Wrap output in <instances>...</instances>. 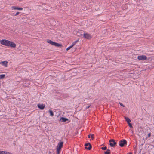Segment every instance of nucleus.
I'll use <instances>...</instances> for the list:
<instances>
[{"label":"nucleus","mask_w":154,"mask_h":154,"mask_svg":"<svg viewBox=\"0 0 154 154\" xmlns=\"http://www.w3.org/2000/svg\"><path fill=\"white\" fill-rule=\"evenodd\" d=\"M113 143H110L109 145L111 147H115V145L117 144V143L115 141V140L113 142Z\"/></svg>","instance_id":"obj_11"},{"label":"nucleus","mask_w":154,"mask_h":154,"mask_svg":"<svg viewBox=\"0 0 154 154\" xmlns=\"http://www.w3.org/2000/svg\"><path fill=\"white\" fill-rule=\"evenodd\" d=\"M2 65L4 66L5 67H7L8 66V62L7 61L2 62L1 63Z\"/></svg>","instance_id":"obj_12"},{"label":"nucleus","mask_w":154,"mask_h":154,"mask_svg":"<svg viewBox=\"0 0 154 154\" xmlns=\"http://www.w3.org/2000/svg\"><path fill=\"white\" fill-rule=\"evenodd\" d=\"M11 41L5 39H3L0 41L1 44L8 46H9V43Z\"/></svg>","instance_id":"obj_2"},{"label":"nucleus","mask_w":154,"mask_h":154,"mask_svg":"<svg viewBox=\"0 0 154 154\" xmlns=\"http://www.w3.org/2000/svg\"><path fill=\"white\" fill-rule=\"evenodd\" d=\"M9 46L12 48H15L16 46V45L12 42H11L10 43H9Z\"/></svg>","instance_id":"obj_9"},{"label":"nucleus","mask_w":154,"mask_h":154,"mask_svg":"<svg viewBox=\"0 0 154 154\" xmlns=\"http://www.w3.org/2000/svg\"><path fill=\"white\" fill-rule=\"evenodd\" d=\"M5 76V74H2L0 75V79H1L3 78H4Z\"/></svg>","instance_id":"obj_19"},{"label":"nucleus","mask_w":154,"mask_h":154,"mask_svg":"<svg viewBox=\"0 0 154 154\" xmlns=\"http://www.w3.org/2000/svg\"><path fill=\"white\" fill-rule=\"evenodd\" d=\"M63 142L61 141L59 142L57 147V154H59L61 148L63 146Z\"/></svg>","instance_id":"obj_1"},{"label":"nucleus","mask_w":154,"mask_h":154,"mask_svg":"<svg viewBox=\"0 0 154 154\" xmlns=\"http://www.w3.org/2000/svg\"><path fill=\"white\" fill-rule=\"evenodd\" d=\"M85 148L86 149L90 150L92 148V146L89 143H88L85 144Z\"/></svg>","instance_id":"obj_4"},{"label":"nucleus","mask_w":154,"mask_h":154,"mask_svg":"<svg viewBox=\"0 0 154 154\" xmlns=\"http://www.w3.org/2000/svg\"><path fill=\"white\" fill-rule=\"evenodd\" d=\"M101 149L103 150H106L107 149V147L106 146L102 147L101 148Z\"/></svg>","instance_id":"obj_21"},{"label":"nucleus","mask_w":154,"mask_h":154,"mask_svg":"<svg viewBox=\"0 0 154 154\" xmlns=\"http://www.w3.org/2000/svg\"><path fill=\"white\" fill-rule=\"evenodd\" d=\"M127 142L125 140H120L119 142V145L121 147H123L126 144Z\"/></svg>","instance_id":"obj_3"},{"label":"nucleus","mask_w":154,"mask_h":154,"mask_svg":"<svg viewBox=\"0 0 154 154\" xmlns=\"http://www.w3.org/2000/svg\"><path fill=\"white\" fill-rule=\"evenodd\" d=\"M53 45H54L55 46H56V47H61L62 46V45L61 44H59V43L55 42H54Z\"/></svg>","instance_id":"obj_13"},{"label":"nucleus","mask_w":154,"mask_h":154,"mask_svg":"<svg viewBox=\"0 0 154 154\" xmlns=\"http://www.w3.org/2000/svg\"><path fill=\"white\" fill-rule=\"evenodd\" d=\"M9 152H6V151H5L4 154H9Z\"/></svg>","instance_id":"obj_29"},{"label":"nucleus","mask_w":154,"mask_h":154,"mask_svg":"<svg viewBox=\"0 0 154 154\" xmlns=\"http://www.w3.org/2000/svg\"><path fill=\"white\" fill-rule=\"evenodd\" d=\"M84 37L87 39H90L91 38V35L88 33H84L83 34Z\"/></svg>","instance_id":"obj_5"},{"label":"nucleus","mask_w":154,"mask_h":154,"mask_svg":"<svg viewBox=\"0 0 154 154\" xmlns=\"http://www.w3.org/2000/svg\"><path fill=\"white\" fill-rule=\"evenodd\" d=\"M137 59L139 60H146L147 59V57L145 55H142L138 56Z\"/></svg>","instance_id":"obj_6"},{"label":"nucleus","mask_w":154,"mask_h":154,"mask_svg":"<svg viewBox=\"0 0 154 154\" xmlns=\"http://www.w3.org/2000/svg\"><path fill=\"white\" fill-rule=\"evenodd\" d=\"M119 104H120V105L122 106H123V107H124L125 106L124 105H123V104H122V103H119Z\"/></svg>","instance_id":"obj_27"},{"label":"nucleus","mask_w":154,"mask_h":154,"mask_svg":"<svg viewBox=\"0 0 154 154\" xmlns=\"http://www.w3.org/2000/svg\"><path fill=\"white\" fill-rule=\"evenodd\" d=\"M128 125L130 127H132V124L130 123V122L129 123H128Z\"/></svg>","instance_id":"obj_23"},{"label":"nucleus","mask_w":154,"mask_h":154,"mask_svg":"<svg viewBox=\"0 0 154 154\" xmlns=\"http://www.w3.org/2000/svg\"><path fill=\"white\" fill-rule=\"evenodd\" d=\"M114 140H113V139H111V140H109V142H110V143H112L111 142H114Z\"/></svg>","instance_id":"obj_24"},{"label":"nucleus","mask_w":154,"mask_h":154,"mask_svg":"<svg viewBox=\"0 0 154 154\" xmlns=\"http://www.w3.org/2000/svg\"><path fill=\"white\" fill-rule=\"evenodd\" d=\"M11 8L12 9H14L15 10H22L23 9V8L19 7H18L12 6L11 7Z\"/></svg>","instance_id":"obj_8"},{"label":"nucleus","mask_w":154,"mask_h":154,"mask_svg":"<svg viewBox=\"0 0 154 154\" xmlns=\"http://www.w3.org/2000/svg\"><path fill=\"white\" fill-rule=\"evenodd\" d=\"M37 106L41 110H43L45 108V105L43 104H38L37 105Z\"/></svg>","instance_id":"obj_7"},{"label":"nucleus","mask_w":154,"mask_h":154,"mask_svg":"<svg viewBox=\"0 0 154 154\" xmlns=\"http://www.w3.org/2000/svg\"><path fill=\"white\" fill-rule=\"evenodd\" d=\"M91 137L92 140H93L94 138V135L93 134H91Z\"/></svg>","instance_id":"obj_20"},{"label":"nucleus","mask_w":154,"mask_h":154,"mask_svg":"<svg viewBox=\"0 0 154 154\" xmlns=\"http://www.w3.org/2000/svg\"><path fill=\"white\" fill-rule=\"evenodd\" d=\"M151 134L150 133H149L148 134V137H149L151 136Z\"/></svg>","instance_id":"obj_28"},{"label":"nucleus","mask_w":154,"mask_h":154,"mask_svg":"<svg viewBox=\"0 0 154 154\" xmlns=\"http://www.w3.org/2000/svg\"><path fill=\"white\" fill-rule=\"evenodd\" d=\"M47 42L48 43H49L51 45H54V43L55 42H54L48 39L47 40Z\"/></svg>","instance_id":"obj_14"},{"label":"nucleus","mask_w":154,"mask_h":154,"mask_svg":"<svg viewBox=\"0 0 154 154\" xmlns=\"http://www.w3.org/2000/svg\"><path fill=\"white\" fill-rule=\"evenodd\" d=\"M111 151L110 149H107L106 151L104 152V154H110Z\"/></svg>","instance_id":"obj_16"},{"label":"nucleus","mask_w":154,"mask_h":154,"mask_svg":"<svg viewBox=\"0 0 154 154\" xmlns=\"http://www.w3.org/2000/svg\"><path fill=\"white\" fill-rule=\"evenodd\" d=\"M91 106V105H89L88 106L86 107V109H87L89 108Z\"/></svg>","instance_id":"obj_30"},{"label":"nucleus","mask_w":154,"mask_h":154,"mask_svg":"<svg viewBox=\"0 0 154 154\" xmlns=\"http://www.w3.org/2000/svg\"><path fill=\"white\" fill-rule=\"evenodd\" d=\"M49 112L51 116H53L54 115V113L51 110H49Z\"/></svg>","instance_id":"obj_17"},{"label":"nucleus","mask_w":154,"mask_h":154,"mask_svg":"<svg viewBox=\"0 0 154 154\" xmlns=\"http://www.w3.org/2000/svg\"><path fill=\"white\" fill-rule=\"evenodd\" d=\"M125 120L127 122V123H129L131 122V120L129 118L125 117Z\"/></svg>","instance_id":"obj_15"},{"label":"nucleus","mask_w":154,"mask_h":154,"mask_svg":"<svg viewBox=\"0 0 154 154\" xmlns=\"http://www.w3.org/2000/svg\"><path fill=\"white\" fill-rule=\"evenodd\" d=\"M5 151H0V154H4Z\"/></svg>","instance_id":"obj_25"},{"label":"nucleus","mask_w":154,"mask_h":154,"mask_svg":"<svg viewBox=\"0 0 154 154\" xmlns=\"http://www.w3.org/2000/svg\"><path fill=\"white\" fill-rule=\"evenodd\" d=\"M78 42V40H77L75 42H74L72 44V45H71L72 46V47L77 43V42Z\"/></svg>","instance_id":"obj_18"},{"label":"nucleus","mask_w":154,"mask_h":154,"mask_svg":"<svg viewBox=\"0 0 154 154\" xmlns=\"http://www.w3.org/2000/svg\"><path fill=\"white\" fill-rule=\"evenodd\" d=\"M91 134H89V135H88V138H90L91 137Z\"/></svg>","instance_id":"obj_31"},{"label":"nucleus","mask_w":154,"mask_h":154,"mask_svg":"<svg viewBox=\"0 0 154 154\" xmlns=\"http://www.w3.org/2000/svg\"><path fill=\"white\" fill-rule=\"evenodd\" d=\"M72 45H71V46H69V47H68L67 48H66V50L67 51H68L71 48H72Z\"/></svg>","instance_id":"obj_22"},{"label":"nucleus","mask_w":154,"mask_h":154,"mask_svg":"<svg viewBox=\"0 0 154 154\" xmlns=\"http://www.w3.org/2000/svg\"><path fill=\"white\" fill-rule=\"evenodd\" d=\"M74 49L75 51L76 50L77 48H74Z\"/></svg>","instance_id":"obj_32"},{"label":"nucleus","mask_w":154,"mask_h":154,"mask_svg":"<svg viewBox=\"0 0 154 154\" xmlns=\"http://www.w3.org/2000/svg\"><path fill=\"white\" fill-rule=\"evenodd\" d=\"M60 120L61 122H64L68 120V119L66 118L62 117L60 118Z\"/></svg>","instance_id":"obj_10"},{"label":"nucleus","mask_w":154,"mask_h":154,"mask_svg":"<svg viewBox=\"0 0 154 154\" xmlns=\"http://www.w3.org/2000/svg\"><path fill=\"white\" fill-rule=\"evenodd\" d=\"M20 13V12H17L15 14L14 16H17V15H18Z\"/></svg>","instance_id":"obj_26"},{"label":"nucleus","mask_w":154,"mask_h":154,"mask_svg":"<svg viewBox=\"0 0 154 154\" xmlns=\"http://www.w3.org/2000/svg\"><path fill=\"white\" fill-rule=\"evenodd\" d=\"M9 154H13L11 153H10V152H9Z\"/></svg>","instance_id":"obj_33"}]
</instances>
